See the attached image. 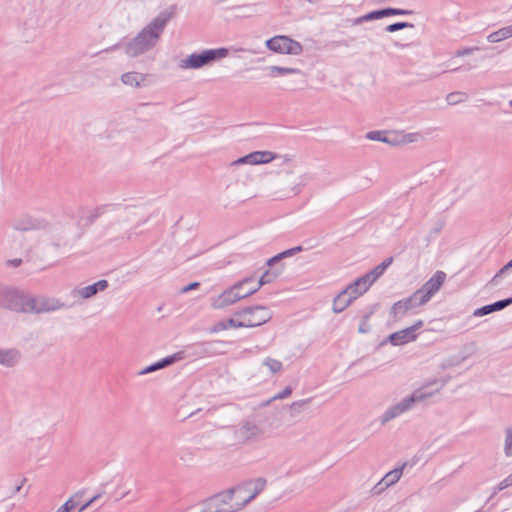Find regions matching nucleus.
I'll return each instance as SVG.
<instances>
[{"label": "nucleus", "instance_id": "f257e3e1", "mask_svg": "<svg viewBox=\"0 0 512 512\" xmlns=\"http://www.w3.org/2000/svg\"><path fill=\"white\" fill-rule=\"evenodd\" d=\"M177 5L173 4L161 11L149 24H147L125 46V53L129 57L140 56L152 50L160 40L169 21L174 18Z\"/></svg>", "mask_w": 512, "mask_h": 512}, {"label": "nucleus", "instance_id": "f03ea898", "mask_svg": "<svg viewBox=\"0 0 512 512\" xmlns=\"http://www.w3.org/2000/svg\"><path fill=\"white\" fill-rule=\"evenodd\" d=\"M308 180L306 174H300L288 157L282 159L281 169L272 184V195L277 200L290 199L299 195Z\"/></svg>", "mask_w": 512, "mask_h": 512}, {"label": "nucleus", "instance_id": "7ed1b4c3", "mask_svg": "<svg viewBox=\"0 0 512 512\" xmlns=\"http://www.w3.org/2000/svg\"><path fill=\"white\" fill-rule=\"evenodd\" d=\"M439 381L434 379L431 382L426 383L421 388L416 389L410 396L402 399L399 403L390 407L386 412L381 416L380 422L381 424H386L389 421L401 416L405 412L409 411L415 403L422 402L434 395L433 392H426V389L429 386L437 384Z\"/></svg>", "mask_w": 512, "mask_h": 512}, {"label": "nucleus", "instance_id": "20e7f679", "mask_svg": "<svg viewBox=\"0 0 512 512\" xmlns=\"http://www.w3.org/2000/svg\"><path fill=\"white\" fill-rule=\"evenodd\" d=\"M254 282L253 277L244 278L229 288L225 289L221 294L211 299V306L214 309H224L229 307L236 302L245 299L255 293V289H249L244 291V286L246 284H251Z\"/></svg>", "mask_w": 512, "mask_h": 512}, {"label": "nucleus", "instance_id": "39448f33", "mask_svg": "<svg viewBox=\"0 0 512 512\" xmlns=\"http://www.w3.org/2000/svg\"><path fill=\"white\" fill-rule=\"evenodd\" d=\"M228 54L229 50L224 47L203 50L199 53L190 54L181 61L180 67L183 69H200L227 57Z\"/></svg>", "mask_w": 512, "mask_h": 512}, {"label": "nucleus", "instance_id": "423d86ee", "mask_svg": "<svg viewBox=\"0 0 512 512\" xmlns=\"http://www.w3.org/2000/svg\"><path fill=\"white\" fill-rule=\"evenodd\" d=\"M235 489H229L206 500L201 512H236L243 508L240 501H234Z\"/></svg>", "mask_w": 512, "mask_h": 512}, {"label": "nucleus", "instance_id": "0eeeda50", "mask_svg": "<svg viewBox=\"0 0 512 512\" xmlns=\"http://www.w3.org/2000/svg\"><path fill=\"white\" fill-rule=\"evenodd\" d=\"M233 437L235 444L249 445L263 439L264 429L254 421L244 420L234 427Z\"/></svg>", "mask_w": 512, "mask_h": 512}, {"label": "nucleus", "instance_id": "6e6552de", "mask_svg": "<svg viewBox=\"0 0 512 512\" xmlns=\"http://www.w3.org/2000/svg\"><path fill=\"white\" fill-rule=\"evenodd\" d=\"M234 315L242 318L241 321L243 328L261 326L272 318V312L270 309L262 305L244 307L234 312Z\"/></svg>", "mask_w": 512, "mask_h": 512}, {"label": "nucleus", "instance_id": "1a4fd4ad", "mask_svg": "<svg viewBox=\"0 0 512 512\" xmlns=\"http://www.w3.org/2000/svg\"><path fill=\"white\" fill-rule=\"evenodd\" d=\"M28 293L19 290L0 287V308L15 313L27 314Z\"/></svg>", "mask_w": 512, "mask_h": 512}, {"label": "nucleus", "instance_id": "9d476101", "mask_svg": "<svg viewBox=\"0 0 512 512\" xmlns=\"http://www.w3.org/2000/svg\"><path fill=\"white\" fill-rule=\"evenodd\" d=\"M65 307L66 305L57 298L28 294L27 314L54 312Z\"/></svg>", "mask_w": 512, "mask_h": 512}, {"label": "nucleus", "instance_id": "9b49d317", "mask_svg": "<svg viewBox=\"0 0 512 512\" xmlns=\"http://www.w3.org/2000/svg\"><path fill=\"white\" fill-rule=\"evenodd\" d=\"M266 46L271 51L283 54L299 55L302 53V45L288 36L278 35L266 41Z\"/></svg>", "mask_w": 512, "mask_h": 512}, {"label": "nucleus", "instance_id": "f8f14e48", "mask_svg": "<svg viewBox=\"0 0 512 512\" xmlns=\"http://www.w3.org/2000/svg\"><path fill=\"white\" fill-rule=\"evenodd\" d=\"M266 483L267 481L265 478L259 477L253 481L245 483L243 486L234 488L235 494H238L237 498L240 503L243 504V507H245L264 490Z\"/></svg>", "mask_w": 512, "mask_h": 512}, {"label": "nucleus", "instance_id": "ddd939ff", "mask_svg": "<svg viewBox=\"0 0 512 512\" xmlns=\"http://www.w3.org/2000/svg\"><path fill=\"white\" fill-rule=\"evenodd\" d=\"M446 279V273L443 271H436L434 275L425 282L417 291L420 296V302H427L440 290Z\"/></svg>", "mask_w": 512, "mask_h": 512}, {"label": "nucleus", "instance_id": "4468645a", "mask_svg": "<svg viewBox=\"0 0 512 512\" xmlns=\"http://www.w3.org/2000/svg\"><path fill=\"white\" fill-rule=\"evenodd\" d=\"M424 325L423 320L416 321L412 326L389 335V342L394 346L403 345L416 339V331Z\"/></svg>", "mask_w": 512, "mask_h": 512}, {"label": "nucleus", "instance_id": "2eb2a0df", "mask_svg": "<svg viewBox=\"0 0 512 512\" xmlns=\"http://www.w3.org/2000/svg\"><path fill=\"white\" fill-rule=\"evenodd\" d=\"M109 283L107 280L102 279L91 285L85 287H76L71 291L73 298L89 299L95 296L98 292L107 289Z\"/></svg>", "mask_w": 512, "mask_h": 512}, {"label": "nucleus", "instance_id": "dca6fc26", "mask_svg": "<svg viewBox=\"0 0 512 512\" xmlns=\"http://www.w3.org/2000/svg\"><path fill=\"white\" fill-rule=\"evenodd\" d=\"M44 227L43 221L33 218L32 216L25 215L15 219L12 222V228L16 231L26 232L39 230Z\"/></svg>", "mask_w": 512, "mask_h": 512}, {"label": "nucleus", "instance_id": "f3484780", "mask_svg": "<svg viewBox=\"0 0 512 512\" xmlns=\"http://www.w3.org/2000/svg\"><path fill=\"white\" fill-rule=\"evenodd\" d=\"M405 467V464H403L401 467L395 468L388 473L385 474V476L375 485L373 490L376 493H380L384 489L388 488L391 485H394L397 483L402 476L403 469Z\"/></svg>", "mask_w": 512, "mask_h": 512}, {"label": "nucleus", "instance_id": "a211bd4d", "mask_svg": "<svg viewBox=\"0 0 512 512\" xmlns=\"http://www.w3.org/2000/svg\"><path fill=\"white\" fill-rule=\"evenodd\" d=\"M47 241L48 246L54 250L66 248L70 245L69 238L66 235V229L63 227L54 228L51 231L50 239Z\"/></svg>", "mask_w": 512, "mask_h": 512}, {"label": "nucleus", "instance_id": "6ab92c4d", "mask_svg": "<svg viewBox=\"0 0 512 512\" xmlns=\"http://www.w3.org/2000/svg\"><path fill=\"white\" fill-rule=\"evenodd\" d=\"M182 358H183L182 353L177 352L173 355L167 356V357L143 368L141 371H139V375H146V374L155 372L157 370L166 368V367L176 363L177 361L181 360Z\"/></svg>", "mask_w": 512, "mask_h": 512}, {"label": "nucleus", "instance_id": "aec40b11", "mask_svg": "<svg viewBox=\"0 0 512 512\" xmlns=\"http://www.w3.org/2000/svg\"><path fill=\"white\" fill-rule=\"evenodd\" d=\"M21 359V352L17 348L0 349V365L6 368L15 367Z\"/></svg>", "mask_w": 512, "mask_h": 512}, {"label": "nucleus", "instance_id": "412c9836", "mask_svg": "<svg viewBox=\"0 0 512 512\" xmlns=\"http://www.w3.org/2000/svg\"><path fill=\"white\" fill-rule=\"evenodd\" d=\"M370 285L367 284L365 278L362 276L356 279L354 282L350 283L343 291L349 295V297L354 301L358 297L362 296L368 289Z\"/></svg>", "mask_w": 512, "mask_h": 512}, {"label": "nucleus", "instance_id": "4be33fe9", "mask_svg": "<svg viewBox=\"0 0 512 512\" xmlns=\"http://www.w3.org/2000/svg\"><path fill=\"white\" fill-rule=\"evenodd\" d=\"M253 153H249L248 155H245L243 157L238 158L237 160L230 163V169L231 174L234 179H239L242 181L243 184H246L248 179H251L250 175L247 173L237 172L233 169V167L240 165V164H254Z\"/></svg>", "mask_w": 512, "mask_h": 512}, {"label": "nucleus", "instance_id": "5701e85b", "mask_svg": "<svg viewBox=\"0 0 512 512\" xmlns=\"http://www.w3.org/2000/svg\"><path fill=\"white\" fill-rule=\"evenodd\" d=\"M512 304V297L496 301L492 304L485 305L481 308H478L474 311L473 315L477 317L488 315L492 312L502 310L506 308L507 306Z\"/></svg>", "mask_w": 512, "mask_h": 512}, {"label": "nucleus", "instance_id": "b1692460", "mask_svg": "<svg viewBox=\"0 0 512 512\" xmlns=\"http://www.w3.org/2000/svg\"><path fill=\"white\" fill-rule=\"evenodd\" d=\"M378 308V304H374L366 307L360 312V324L358 327V332L361 334H366L371 331V326L369 325V319L375 313Z\"/></svg>", "mask_w": 512, "mask_h": 512}, {"label": "nucleus", "instance_id": "393cba45", "mask_svg": "<svg viewBox=\"0 0 512 512\" xmlns=\"http://www.w3.org/2000/svg\"><path fill=\"white\" fill-rule=\"evenodd\" d=\"M146 78V74L133 71L124 73L121 76V81L125 85L137 88L145 82Z\"/></svg>", "mask_w": 512, "mask_h": 512}, {"label": "nucleus", "instance_id": "a878e982", "mask_svg": "<svg viewBox=\"0 0 512 512\" xmlns=\"http://www.w3.org/2000/svg\"><path fill=\"white\" fill-rule=\"evenodd\" d=\"M353 303V300L343 290L333 299L332 310L334 313H341Z\"/></svg>", "mask_w": 512, "mask_h": 512}, {"label": "nucleus", "instance_id": "bb28decb", "mask_svg": "<svg viewBox=\"0 0 512 512\" xmlns=\"http://www.w3.org/2000/svg\"><path fill=\"white\" fill-rule=\"evenodd\" d=\"M242 321L235 320L234 318H229L227 320H221L215 323L210 329V333H218L220 331L226 330L228 328H243Z\"/></svg>", "mask_w": 512, "mask_h": 512}, {"label": "nucleus", "instance_id": "cd10ccee", "mask_svg": "<svg viewBox=\"0 0 512 512\" xmlns=\"http://www.w3.org/2000/svg\"><path fill=\"white\" fill-rule=\"evenodd\" d=\"M510 37H512V24L490 33L487 36V40L490 43H498Z\"/></svg>", "mask_w": 512, "mask_h": 512}, {"label": "nucleus", "instance_id": "c85d7f7f", "mask_svg": "<svg viewBox=\"0 0 512 512\" xmlns=\"http://www.w3.org/2000/svg\"><path fill=\"white\" fill-rule=\"evenodd\" d=\"M253 153L254 164H266L281 157L271 151H255Z\"/></svg>", "mask_w": 512, "mask_h": 512}, {"label": "nucleus", "instance_id": "c756f323", "mask_svg": "<svg viewBox=\"0 0 512 512\" xmlns=\"http://www.w3.org/2000/svg\"><path fill=\"white\" fill-rule=\"evenodd\" d=\"M279 275L277 271L266 270L263 275L260 277L258 282L252 286L250 289H255V293L265 284L272 283Z\"/></svg>", "mask_w": 512, "mask_h": 512}, {"label": "nucleus", "instance_id": "7c9ffc66", "mask_svg": "<svg viewBox=\"0 0 512 512\" xmlns=\"http://www.w3.org/2000/svg\"><path fill=\"white\" fill-rule=\"evenodd\" d=\"M82 494L75 493L71 496L62 506H60L55 512H70L80 505V499Z\"/></svg>", "mask_w": 512, "mask_h": 512}, {"label": "nucleus", "instance_id": "2f4dec72", "mask_svg": "<svg viewBox=\"0 0 512 512\" xmlns=\"http://www.w3.org/2000/svg\"><path fill=\"white\" fill-rule=\"evenodd\" d=\"M269 71V75L272 77L287 75V74H300L301 70L298 68L292 67H282V66H270L267 68Z\"/></svg>", "mask_w": 512, "mask_h": 512}, {"label": "nucleus", "instance_id": "473e14b6", "mask_svg": "<svg viewBox=\"0 0 512 512\" xmlns=\"http://www.w3.org/2000/svg\"><path fill=\"white\" fill-rule=\"evenodd\" d=\"M367 139L373 140V141H381L384 143H388L391 145H396L398 142L394 139H390L386 136L385 131H370L366 135Z\"/></svg>", "mask_w": 512, "mask_h": 512}, {"label": "nucleus", "instance_id": "72a5a7b5", "mask_svg": "<svg viewBox=\"0 0 512 512\" xmlns=\"http://www.w3.org/2000/svg\"><path fill=\"white\" fill-rule=\"evenodd\" d=\"M312 398H307V399H302V400H298V401H295L293 402L291 405H290V411H291V416L292 417H296L298 416L302 411H304L305 409H307L309 403L311 402Z\"/></svg>", "mask_w": 512, "mask_h": 512}, {"label": "nucleus", "instance_id": "f704fd0d", "mask_svg": "<svg viewBox=\"0 0 512 512\" xmlns=\"http://www.w3.org/2000/svg\"><path fill=\"white\" fill-rule=\"evenodd\" d=\"M401 301L408 311L425 304V302H420V296L418 295L417 291H415L409 297L402 299Z\"/></svg>", "mask_w": 512, "mask_h": 512}, {"label": "nucleus", "instance_id": "c9c22d12", "mask_svg": "<svg viewBox=\"0 0 512 512\" xmlns=\"http://www.w3.org/2000/svg\"><path fill=\"white\" fill-rule=\"evenodd\" d=\"M383 273L384 270L381 269L379 265H377L370 272L366 273L362 277L365 278L367 284L371 286Z\"/></svg>", "mask_w": 512, "mask_h": 512}, {"label": "nucleus", "instance_id": "e433bc0d", "mask_svg": "<svg viewBox=\"0 0 512 512\" xmlns=\"http://www.w3.org/2000/svg\"><path fill=\"white\" fill-rule=\"evenodd\" d=\"M408 312L407 308L401 300L393 304L390 310V315L394 319L404 316Z\"/></svg>", "mask_w": 512, "mask_h": 512}, {"label": "nucleus", "instance_id": "4c0bfd02", "mask_svg": "<svg viewBox=\"0 0 512 512\" xmlns=\"http://www.w3.org/2000/svg\"><path fill=\"white\" fill-rule=\"evenodd\" d=\"M504 453L506 457H512V427L505 429Z\"/></svg>", "mask_w": 512, "mask_h": 512}, {"label": "nucleus", "instance_id": "58836bf2", "mask_svg": "<svg viewBox=\"0 0 512 512\" xmlns=\"http://www.w3.org/2000/svg\"><path fill=\"white\" fill-rule=\"evenodd\" d=\"M263 365L266 366L273 374L279 372L283 366L281 361L270 357L264 359Z\"/></svg>", "mask_w": 512, "mask_h": 512}, {"label": "nucleus", "instance_id": "ea45409f", "mask_svg": "<svg viewBox=\"0 0 512 512\" xmlns=\"http://www.w3.org/2000/svg\"><path fill=\"white\" fill-rule=\"evenodd\" d=\"M405 28H414V24L409 23V22H396V23L388 25L385 28V30L387 32L393 33V32H396V31H399V30H402Z\"/></svg>", "mask_w": 512, "mask_h": 512}, {"label": "nucleus", "instance_id": "a19ab883", "mask_svg": "<svg viewBox=\"0 0 512 512\" xmlns=\"http://www.w3.org/2000/svg\"><path fill=\"white\" fill-rule=\"evenodd\" d=\"M146 222H147V219H140V220H138L137 223L134 225V227L126 233V238L128 240H131L135 236H138L139 234H141L142 231H138V229H139V227L141 225H143Z\"/></svg>", "mask_w": 512, "mask_h": 512}, {"label": "nucleus", "instance_id": "79ce46f5", "mask_svg": "<svg viewBox=\"0 0 512 512\" xmlns=\"http://www.w3.org/2000/svg\"><path fill=\"white\" fill-rule=\"evenodd\" d=\"M463 96L462 92H451L447 95L446 100L449 105H456L463 101Z\"/></svg>", "mask_w": 512, "mask_h": 512}, {"label": "nucleus", "instance_id": "37998d69", "mask_svg": "<svg viewBox=\"0 0 512 512\" xmlns=\"http://www.w3.org/2000/svg\"><path fill=\"white\" fill-rule=\"evenodd\" d=\"M385 11L387 13V17L393 16V15H411V14H413L412 10L391 8V7L385 8Z\"/></svg>", "mask_w": 512, "mask_h": 512}, {"label": "nucleus", "instance_id": "c03bdc74", "mask_svg": "<svg viewBox=\"0 0 512 512\" xmlns=\"http://www.w3.org/2000/svg\"><path fill=\"white\" fill-rule=\"evenodd\" d=\"M510 269H512V259L495 274V276L491 280V283L497 284L498 279L502 275L506 274Z\"/></svg>", "mask_w": 512, "mask_h": 512}, {"label": "nucleus", "instance_id": "a18cd8bd", "mask_svg": "<svg viewBox=\"0 0 512 512\" xmlns=\"http://www.w3.org/2000/svg\"><path fill=\"white\" fill-rule=\"evenodd\" d=\"M106 208L107 206H101L93 209L87 218L88 222H94L100 215H102L105 212Z\"/></svg>", "mask_w": 512, "mask_h": 512}, {"label": "nucleus", "instance_id": "49530a36", "mask_svg": "<svg viewBox=\"0 0 512 512\" xmlns=\"http://www.w3.org/2000/svg\"><path fill=\"white\" fill-rule=\"evenodd\" d=\"M135 216H137L135 208H126L121 216V219L124 222H129L132 221Z\"/></svg>", "mask_w": 512, "mask_h": 512}, {"label": "nucleus", "instance_id": "de8ad7c7", "mask_svg": "<svg viewBox=\"0 0 512 512\" xmlns=\"http://www.w3.org/2000/svg\"><path fill=\"white\" fill-rule=\"evenodd\" d=\"M479 50V47H467L463 49H459L455 52L456 57H463L467 55H471L474 51Z\"/></svg>", "mask_w": 512, "mask_h": 512}, {"label": "nucleus", "instance_id": "09e8293b", "mask_svg": "<svg viewBox=\"0 0 512 512\" xmlns=\"http://www.w3.org/2000/svg\"><path fill=\"white\" fill-rule=\"evenodd\" d=\"M510 486H512V473L498 484L497 490L502 491Z\"/></svg>", "mask_w": 512, "mask_h": 512}, {"label": "nucleus", "instance_id": "8fccbe9b", "mask_svg": "<svg viewBox=\"0 0 512 512\" xmlns=\"http://www.w3.org/2000/svg\"><path fill=\"white\" fill-rule=\"evenodd\" d=\"M303 250V247L302 246H296V247H293L291 249H288V250H285L283 252L280 253L282 259L285 258V257H288V256H292L300 251Z\"/></svg>", "mask_w": 512, "mask_h": 512}, {"label": "nucleus", "instance_id": "3c124183", "mask_svg": "<svg viewBox=\"0 0 512 512\" xmlns=\"http://www.w3.org/2000/svg\"><path fill=\"white\" fill-rule=\"evenodd\" d=\"M292 393V388L290 386H287L282 390L280 393L275 395L273 399H285Z\"/></svg>", "mask_w": 512, "mask_h": 512}, {"label": "nucleus", "instance_id": "603ef678", "mask_svg": "<svg viewBox=\"0 0 512 512\" xmlns=\"http://www.w3.org/2000/svg\"><path fill=\"white\" fill-rule=\"evenodd\" d=\"M371 20H374L373 19V14H372V12H369V13H367V14L361 16V17H358L357 19H355L354 20V24L357 25V24H361V23H363L365 21H371Z\"/></svg>", "mask_w": 512, "mask_h": 512}, {"label": "nucleus", "instance_id": "864d4df0", "mask_svg": "<svg viewBox=\"0 0 512 512\" xmlns=\"http://www.w3.org/2000/svg\"><path fill=\"white\" fill-rule=\"evenodd\" d=\"M99 497H100V494H97V495L93 496L89 501H87L86 503H84L83 505L80 506L79 512H83L84 510H86Z\"/></svg>", "mask_w": 512, "mask_h": 512}, {"label": "nucleus", "instance_id": "5fc2aeb1", "mask_svg": "<svg viewBox=\"0 0 512 512\" xmlns=\"http://www.w3.org/2000/svg\"><path fill=\"white\" fill-rule=\"evenodd\" d=\"M420 138V135L418 133H409L405 136L404 142L411 143L415 142Z\"/></svg>", "mask_w": 512, "mask_h": 512}, {"label": "nucleus", "instance_id": "6e6d98bb", "mask_svg": "<svg viewBox=\"0 0 512 512\" xmlns=\"http://www.w3.org/2000/svg\"><path fill=\"white\" fill-rule=\"evenodd\" d=\"M372 14H373V19L376 20V19H381V18H384V17H387V13L385 11V8L384 9H381V10H375V11H371Z\"/></svg>", "mask_w": 512, "mask_h": 512}, {"label": "nucleus", "instance_id": "4d7b16f0", "mask_svg": "<svg viewBox=\"0 0 512 512\" xmlns=\"http://www.w3.org/2000/svg\"><path fill=\"white\" fill-rule=\"evenodd\" d=\"M199 286H200L199 282H192V283L188 284L187 286L183 287L181 289V292L186 293V292H189L191 290L198 288Z\"/></svg>", "mask_w": 512, "mask_h": 512}, {"label": "nucleus", "instance_id": "13d9d810", "mask_svg": "<svg viewBox=\"0 0 512 512\" xmlns=\"http://www.w3.org/2000/svg\"><path fill=\"white\" fill-rule=\"evenodd\" d=\"M392 262H393V258L389 257V258L385 259L382 263H380L379 266L381 267V269H383L385 271L392 264Z\"/></svg>", "mask_w": 512, "mask_h": 512}, {"label": "nucleus", "instance_id": "bf43d9fd", "mask_svg": "<svg viewBox=\"0 0 512 512\" xmlns=\"http://www.w3.org/2000/svg\"><path fill=\"white\" fill-rule=\"evenodd\" d=\"M281 259H282V257H281V255H280V253H279V254H277L276 256H274V257L270 258V259L266 262V265H267V266H272V265H274L276 262H278V261H279V260H281Z\"/></svg>", "mask_w": 512, "mask_h": 512}, {"label": "nucleus", "instance_id": "052dcab7", "mask_svg": "<svg viewBox=\"0 0 512 512\" xmlns=\"http://www.w3.org/2000/svg\"><path fill=\"white\" fill-rule=\"evenodd\" d=\"M21 263H22V259H20V258L11 259V260H8V262H7L8 265L13 266V267H18L21 265Z\"/></svg>", "mask_w": 512, "mask_h": 512}, {"label": "nucleus", "instance_id": "680f3d73", "mask_svg": "<svg viewBox=\"0 0 512 512\" xmlns=\"http://www.w3.org/2000/svg\"><path fill=\"white\" fill-rule=\"evenodd\" d=\"M440 382H441L440 387L437 388L435 391H432L434 394L439 392L446 385V383L448 382V378H443Z\"/></svg>", "mask_w": 512, "mask_h": 512}, {"label": "nucleus", "instance_id": "e2e57ef3", "mask_svg": "<svg viewBox=\"0 0 512 512\" xmlns=\"http://www.w3.org/2000/svg\"><path fill=\"white\" fill-rule=\"evenodd\" d=\"M25 481H26V479H22L21 482L17 486H15V488L13 490V494L18 493L21 490Z\"/></svg>", "mask_w": 512, "mask_h": 512}, {"label": "nucleus", "instance_id": "0e129e2a", "mask_svg": "<svg viewBox=\"0 0 512 512\" xmlns=\"http://www.w3.org/2000/svg\"><path fill=\"white\" fill-rule=\"evenodd\" d=\"M214 343H222L221 341H214V342H209L207 343L208 346H212Z\"/></svg>", "mask_w": 512, "mask_h": 512}, {"label": "nucleus", "instance_id": "69168bd1", "mask_svg": "<svg viewBox=\"0 0 512 512\" xmlns=\"http://www.w3.org/2000/svg\"><path fill=\"white\" fill-rule=\"evenodd\" d=\"M497 492H499V491L497 490V487H496V488L494 489V492H493V494L491 495V497L495 496Z\"/></svg>", "mask_w": 512, "mask_h": 512}, {"label": "nucleus", "instance_id": "338daca9", "mask_svg": "<svg viewBox=\"0 0 512 512\" xmlns=\"http://www.w3.org/2000/svg\"><path fill=\"white\" fill-rule=\"evenodd\" d=\"M340 45H344V46H347L348 44L345 42V41H341L339 42Z\"/></svg>", "mask_w": 512, "mask_h": 512}, {"label": "nucleus", "instance_id": "774afa93", "mask_svg": "<svg viewBox=\"0 0 512 512\" xmlns=\"http://www.w3.org/2000/svg\"><path fill=\"white\" fill-rule=\"evenodd\" d=\"M457 70H459V68H453V69H451L450 71H451V72H455V71H457Z\"/></svg>", "mask_w": 512, "mask_h": 512}]
</instances>
